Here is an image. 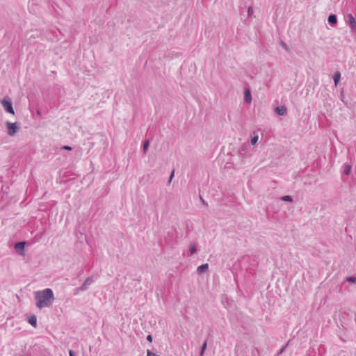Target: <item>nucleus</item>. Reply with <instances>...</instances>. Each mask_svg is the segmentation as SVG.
I'll return each instance as SVG.
<instances>
[{"label":"nucleus","instance_id":"9d476101","mask_svg":"<svg viewBox=\"0 0 356 356\" xmlns=\"http://www.w3.org/2000/svg\"><path fill=\"white\" fill-rule=\"evenodd\" d=\"M244 97H245V101L247 102V103H250L251 102V94H250V91L248 90V89H246L245 90V94H244Z\"/></svg>","mask_w":356,"mask_h":356},{"label":"nucleus","instance_id":"423d86ee","mask_svg":"<svg viewBox=\"0 0 356 356\" xmlns=\"http://www.w3.org/2000/svg\"><path fill=\"white\" fill-rule=\"evenodd\" d=\"M275 111L279 115H285L287 113V109L284 106H277L275 108Z\"/></svg>","mask_w":356,"mask_h":356},{"label":"nucleus","instance_id":"4be33fe9","mask_svg":"<svg viewBox=\"0 0 356 356\" xmlns=\"http://www.w3.org/2000/svg\"><path fill=\"white\" fill-rule=\"evenodd\" d=\"M61 149H65V150H68V151H70V150H72V148L70 146H67V145L63 146V147H61Z\"/></svg>","mask_w":356,"mask_h":356},{"label":"nucleus","instance_id":"4468645a","mask_svg":"<svg viewBox=\"0 0 356 356\" xmlns=\"http://www.w3.org/2000/svg\"><path fill=\"white\" fill-rule=\"evenodd\" d=\"M189 250L191 254H195L197 251L196 245L195 244H191Z\"/></svg>","mask_w":356,"mask_h":356},{"label":"nucleus","instance_id":"a878e982","mask_svg":"<svg viewBox=\"0 0 356 356\" xmlns=\"http://www.w3.org/2000/svg\"><path fill=\"white\" fill-rule=\"evenodd\" d=\"M286 345H285L284 346H283L280 350L279 351V354H281L283 353V351L284 350L285 348H286Z\"/></svg>","mask_w":356,"mask_h":356},{"label":"nucleus","instance_id":"bb28decb","mask_svg":"<svg viewBox=\"0 0 356 356\" xmlns=\"http://www.w3.org/2000/svg\"><path fill=\"white\" fill-rule=\"evenodd\" d=\"M69 355L70 356H74V352L72 350L69 351Z\"/></svg>","mask_w":356,"mask_h":356},{"label":"nucleus","instance_id":"f257e3e1","mask_svg":"<svg viewBox=\"0 0 356 356\" xmlns=\"http://www.w3.org/2000/svg\"><path fill=\"white\" fill-rule=\"evenodd\" d=\"M34 297L35 305L40 309L50 307L55 299L53 291L49 288L35 291Z\"/></svg>","mask_w":356,"mask_h":356},{"label":"nucleus","instance_id":"0eeeda50","mask_svg":"<svg viewBox=\"0 0 356 356\" xmlns=\"http://www.w3.org/2000/svg\"><path fill=\"white\" fill-rule=\"evenodd\" d=\"M209 268L208 264H204L200 266H199L197 268V272L200 274L206 272Z\"/></svg>","mask_w":356,"mask_h":356},{"label":"nucleus","instance_id":"cd10ccee","mask_svg":"<svg viewBox=\"0 0 356 356\" xmlns=\"http://www.w3.org/2000/svg\"><path fill=\"white\" fill-rule=\"evenodd\" d=\"M202 203H203L204 204H206V202H204V200H202Z\"/></svg>","mask_w":356,"mask_h":356},{"label":"nucleus","instance_id":"6ab92c4d","mask_svg":"<svg viewBox=\"0 0 356 356\" xmlns=\"http://www.w3.org/2000/svg\"><path fill=\"white\" fill-rule=\"evenodd\" d=\"M346 280L348 282H351V283H355V282H356V277H353V276L348 277H347Z\"/></svg>","mask_w":356,"mask_h":356},{"label":"nucleus","instance_id":"1a4fd4ad","mask_svg":"<svg viewBox=\"0 0 356 356\" xmlns=\"http://www.w3.org/2000/svg\"><path fill=\"white\" fill-rule=\"evenodd\" d=\"M28 321L31 325L35 327L37 324V318L35 315H31L29 317Z\"/></svg>","mask_w":356,"mask_h":356},{"label":"nucleus","instance_id":"aec40b11","mask_svg":"<svg viewBox=\"0 0 356 356\" xmlns=\"http://www.w3.org/2000/svg\"><path fill=\"white\" fill-rule=\"evenodd\" d=\"M280 45L286 51H289V49L287 46V44L283 42V41H280Z\"/></svg>","mask_w":356,"mask_h":356},{"label":"nucleus","instance_id":"2eb2a0df","mask_svg":"<svg viewBox=\"0 0 356 356\" xmlns=\"http://www.w3.org/2000/svg\"><path fill=\"white\" fill-rule=\"evenodd\" d=\"M149 140H145V141L144 142V144H143V152H144V153H146V152H147V149H148V147H149Z\"/></svg>","mask_w":356,"mask_h":356},{"label":"nucleus","instance_id":"b1692460","mask_svg":"<svg viewBox=\"0 0 356 356\" xmlns=\"http://www.w3.org/2000/svg\"><path fill=\"white\" fill-rule=\"evenodd\" d=\"M147 356H154V354L150 350H147Z\"/></svg>","mask_w":356,"mask_h":356},{"label":"nucleus","instance_id":"ddd939ff","mask_svg":"<svg viewBox=\"0 0 356 356\" xmlns=\"http://www.w3.org/2000/svg\"><path fill=\"white\" fill-rule=\"evenodd\" d=\"M25 243L24 242H18L15 245V249L17 251L18 250H23L24 248Z\"/></svg>","mask_w":356,"mask_h":356},{"label":"nucleus","instance_id":"39448f33","mask_svg":"<svg viewBox=\"0 0 356 356\" xmlns=\"http://www.w3.org/2000/svg\"><path fill=\"white\" fill-rule=\"evenodd\" d=\"M348 22L350 24V27L353 31H356V22L352 14L348 15Z\"/></svg>","mask_w":356,"mask_h":356},{"label":"nucleus","instance_id":"7ed1b4c3","mask_svg":"<svg viewBox=\"0 0 356 356\" xmlns=\"http://www.w3.org/2000/svg\"><path fill=\"white\" fill-rule=\"evenodd\" d=\"M6 124L8 129V134L9 136H14L17 132L19 127L15 123L7 122Z\"/></svg>","mask_w":356,"mask_h":356},{"label":"nucleus","instance_id":"6e6552de","mask_svg":"<svg viewBox=\"0 0 356 356\" xmlns=\"http://www.w3.org/2000/svg\"><path fill=\"white\" fill-rule=\"evenodd\" d=\"M341 79V73L339 71H337L334 73L333 80L334 81V85L337 86Z\"/></svg>","mask_w":356,"mask_h":356},{"label":"nucleus","instance_id":"9b49d317","mask_svg":"<svg viewBox=\"0 0 356 356\" xmlns=\"http://www.w3.org/2000/svg\"><path fill=\"white\" fill-rule=\"evenodd\" d=\"M328 22L330 24H335L337 22V19L335 15H330L327 19Z\"/></svg>","mask_w":356,"mask_h":356},{"label":"nucleus","instance_id":"dca6fc26","mask_svg":"<svg viewBox=\"0 0 356 356\" xmlns=\"http://www.w3.org/2000/svg\"><path fill=\"white\" fill-rule=\"evenodd\" d=\"M207 348V341H205L203 344L202 345V347H201V353H200V356H202L203 354H204V350H206Z\"/></svg>","mask_w":356,"mask_h":356},{"label":"nucleus","instance_id":"f8f14e48","mask_svg":"<svg viewBox=\"0 0 356 356\" xmlns=\"http://www.w3.org/2000/svg\"><path fill=\"white\" fill-rule=\"evenodd\" d=\"M351 170V165L349 164H344L343 165V173L346 175H348Z\"/></svg>","mask_w":356,"mask_h":356},{"label":"nucleus","instance_id":"412c9836","mask_svg":"<svg viewBox=\"0 0 356 356\" xmlns=\"http://www.w3.org/2000/svg\"><path fill=\"white\" fill-rule=\"evenodd\" d=\"M252 14H253V8H252V7L250 6L248 8V16H251V15H252Z\"/></svg>","mask_w":356,"mask_h":356},{"label":"nucleus","instance_id":"20e7f679","mask_svg":"<svg viewBox=\"0 0 356 356\" xmlns=\"http://www.w3.org/2000/svg\"><path fill=\"white\" fill-rule=\"evenodd\" d=\"M93 282V277H88L82 284V285L79 288L76 289V290L82 291H86L88 289V287L92 284Z\"/></svg>","mask_w":356,"mask_h":356},{"label":"nucleus","instance_id":"393cba45","mask_svg":"<svg viewBox=\"0 0 356 356\" xmlns=\"http://www.w3.org/2000/svg\"><path fill=\"white\" fill-rule=\"evenodd\" d=\"M174 173H175V171L173 170L170 175V179H169V183L171 181L172 177H174Z\"/></svg>","mask_w":356,"mask_h":356},{"label":"nucleus","instance_id":"a211bd4d","mask_svg":"<svg viewBox=\"0 0 356 356\" xmlns=\"http://www.w3.org/2000/svg\"><path fill=\"white\" fill-rule=\"evenodd\" d=\"M258 139H259L258 136H254V137H252L251 139V144L252 145H254L257 143Z\"/></svg>","mask_w":356,"mask_h":356},{"label":"nucleus","instance_id":"f03ea898","mask_svg":"<svg viewBox=\"0 0 356 356\" xmlns=\"http://www.w3.org/2000/svg\"><path fill=\"white\" fill-rule=\"evenodd\" d=\"M1 105L3 109L8 113L15 114L14 109L13 108L12 102L10 100L4 98L1 100Z\"/></svg>","mask_w":356,"mask_h":356},{"label":"nucleus","instance_id":"5701e85b","mask_svg":"<svg viewBox=\"0 0 356 356\" xmlns=\"http://www.w3.org/2000/svg\"><path fill=\"white\" fill-rule=\"evenodd\" d=\"M147 340L148 341H149V342H152V335H150V334L147 335Z\"/></svg>","mask_w":356,"mask_h":356},{"label":"nucleus","instance_id":"f3484780","mask_svg":"<svg viewBox=\"0 0 356 356\" xmlns=\"http://www.w3.org/2000/svg\"><path fill=\"white\" fill-rule=\"evenodd\" d=\"M282 200L285 202H291L292 197L290 195H285L282 197Z\"/></svg>","mask_w":356,"mask_h":356}]
</instances>
